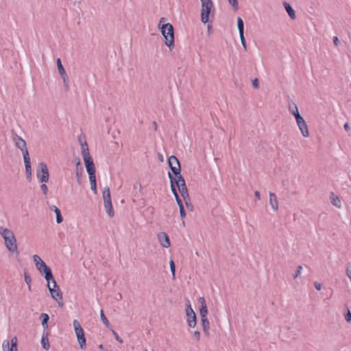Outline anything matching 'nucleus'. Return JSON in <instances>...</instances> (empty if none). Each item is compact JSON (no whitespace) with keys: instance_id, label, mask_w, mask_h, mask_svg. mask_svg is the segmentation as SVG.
Instances as JSON below:
<instances>
[{"instance_id":"24","label":"nucleus","mask_w":351,"mask_h":351,"mask_svg":"<svg viewBox=\"0 0 351 351\" xmlns=\"http://www.w3.org/2000/svg\"><path fill=\"white\" fill-rule=\"evenodd\" d=\"M50 209L55 212V214L56 215V221L58 223H60L63 221V218L61 215L60 210L56 206L52 205L50 206Z\"/></svg>"},{"instance_id":"33","label":"nucleus","mask_w":351,"mask_h":351,"mask_svg":"<svg viewBox=\"0 0 351 351\" xmlns=\"http://www.w3.org/2000/svg\"><path fill=\"white\" fill-rule=\"evenodd\" d=\"M288 109L289 112L292 113V112L296 111V110H298V108L293 101L289 100L288 101Z\"/></svg>"},{"instance_id":"30","label":"nucleus","mask_w":351,"mask_h":351,"mask_svg":"<svg viewBox=\"0 0 351 351\" xmlns=\"http://www.w3.org/2000/svg\"><path fill=\"white\" fill-rule=\"evenodd\" d=\"M33 260L36 265V267H44L45 262L40 258V256L37 254H35L33 256Z\"/></svg>"},{"instance_id":"11","label":"nucleus","mask_w":351,"mask_h":351,"mask_svg":"<svg viewBox=\"0 0 351 351\" xmlns=\"http://www.w3.org/2000/svg\"><path fill=\"white\" fill-rule=\"evenodd\" d=\"M40 274L44 276L47 282H51V280L53 279L51 269L45 263L44 267H36Z\"/></svg>"},{"instance_id":"32","label":"nucleus","mask_w":351,"mask_h":351,"mask_svg":"<svg viewBox=\"0 0 351 351\" xmlns=\"http://www.w3.org/2000/svg\"><path fill=\"white\" fill-rule=\"evenodd\" d=\"M237 27H238L239 34H244L243 21L241 17H239L237 19Z\"/></svg>"},{"instance_id":"49","label":"nucleus","mask_w":351,"mask_h":351,"mask_svg":"<svg viewBox=\"0 0 351 351\" xmlns=\"http://www.w3.org/2000/svg\"><path fill=\"white\" fill-rule=\"evenodd\" d=\"M345 319L347 322L351 321V313L348 311V313L345 315Z\"/></svg>"},{"instance_id":"23","label":"nucleus","mask_w":351,"mask_h":351,"mask_svg":"<svg viewBox=\"0 0 351 351\" xmlns=\"http://www.w3.org/2000/svg\"><path fill=\"white\" fill-rule=\"evenodd\" d=\"M41 344H42L43 348L45 350H49V349L50 348V344H49V342L48 333L47 332H43V336H42V339H41Z\"/></svg>"},{"instance_id":"15","label":"nucleus","mask_w":351,"mask_h":351,"mask_svg":"<svg viewBox=\"0 0 351 351\" xmlns=\"http://www.w3.org/2000/svg\"><path fill=\"white\" fill-rule=\"evenodd\" d=\"M296 123H297V125H298L302 136L304 137H308L309 136L308 128V125H307L306 121H304V118L296 121Z\"/></svg>"},{"instance_id":"40","label":"nucleus","mask_w":351,"mask_h":351,"mask_svg":"<svg viewBox=\"0 0 351 351\" xmlns=\"http://www.w3.org/2000/svg\"><path fill=\"white\" fill-rule=\"evenodd\" d=\"M228 2L235 10H238V0H228Z\"/></svg>"},{"instance_id":"16","label":"nucleus","mask_w":351,"mask_h":351,"mask_svg":"<svg viewBox=\"0 0 351 351\" xmlns=\"http://www.w3.org/2000/svg\"><path fill=\"white\" fill-rule=\"evenodd\" d=\"M24 163H25V174L27 176V180H30L32 177V169H31V162H30V157L25 156L23 158Z\"/></svg>"},{"instance_id":"13","label":"nucleus","mask_w":351,"mask_h":351,"mask_svg":"<svg viewBox=\"0 0 351 351\" xmlns=\"http://www.w3.org/2000/svg\"><path fill=\"white\" fill-rule=\"evenodd\" d=\"M89 176H95V167L92 158L84 160Z\"/></svg>"},{"instance_id":"20","label":"nucleus","mask_w":351,"mask_h":351,"mask_svg":"<svg viewBox=\"0 0 351 351\" xmlns=\"http://www.w3.org/2000/svg\"><path fill=\"white\" fill-rule=\"evenodd\" d=\"M269 204H270L271 208L274 210H278V204L277 197L272 192H269Z\"/></svg>"},{"instance_id":"31","label":"nucleus","mask_w":351,"mask_h":351,"mask_svg":"<svg viewBox=\"0 0 351 351\" xmlns=\"http://www.w3.org/2000/svg\"><path fill=\"white\" fill-rule=\"evenodd\" d=\"M168 176L170 179L171 191H172L173 194L174 195V196H177V195H178V193L177 192L176 187L175 184H173V176L171 175V173L170 172L168 173Z\"/></svg>"},{"instance_id":"29","label":"nucleus","mask_w":351,"mask_h":351,"mask_svg":"<svg viewBox=\"0 0 351 351\" xmlns=\"http://www.w3.org/2000/svg\"><path fill=\"white\" fill-rule=\"evenodd\" d=\"M90 182V189L94 192L95 194H97V182H96V176H89Z\"/></svg>"},{"instance_id":"37","label":"nucleus","mask_w":351,"mask_h":351,"mask_svg":"<svg viewBox=\"0 0 351 351\" xmlns=\"http://www.w3.org/2000/svg\"><path fill=\"white\" fill-rule=\"evenodd\" d=\"M169 265L173 278H175L176 265L173 260L169 261Z\"/></svg>"},{"instance_id":"51","label":"nucleus","mask_w":351,"mask_h":351,"mask_svg":"<svg viewBox=\"0 0 351 351\" xmlns=\"http://www.w3.org/2000/svg\"><path fill=\"white\" fill-rule=\"evenodd\" d=\"M333 43H334V44H335L336 46H337V45H339V39H338V38H337V37L335 36V37L333 38Z\"/></svg>"},{"instance_id":"18","label":"nucleus","mask_w":351,"mask_h":351,"mask_svg":"<svg viewBox=\"0 0 351 351\" xmlns=\"http://www.w3.org/2000/svg\"><path fill=\"white\" fill-rule=\"evenodd\" d=\"M199 302L201 303V308L199 309L201 318L207 317L208 310L205 299L204 298H200L199 299Z\"/></svg>"},{"instance_id":"3","label":"nucleus","mask_w":351,"mask_h":351,"mask_svg":"<svg viewBox=\"0 0 351 351\" xmlns=\"http://www.w3.org/2000/svg\"><path fill=\"white\" fill-rule=\"evenodd\" d=\"M215 9L212 1L201 5V21L206 24L209 21V18L213 17Z\"/></svg>"},{"instance_id":"2","label":"nucleus","mask_w":351,"mask_h":351,"mask_svg":"<svg viewBox=\"0 0 351 351\" xmlns=\"http://www.w3.org/2000/svg\"><path fill=\"white\" fill-rule=\"evenodd\" d=\"M161 32L165 40V45L171 49L174 47V33L173 27L171 23L162 25L160 27Z\"/></svg>"},{"instance_id":"39","label":"nucleus","mask_w":351,"mask_h":351,"mask_svg":"<svg viewBox=\"0 0 351 351\" xmlns=\"http://www.w3.org/2000/svg\"><path fill=\"white\" fill-rule=\"evenodd\" d=\"M293 116H294L295 119V121H299L300 119H302L303 117L299 113V111H298V109L296 110V111H294V112H292V113H291Z\"/></svg>"},{"instance_id":"14","label":"nucleus","mask_w":351,"mask_h":351,"mask_svg":"<svg viewBox=\"0 0 351 351\" xmlns=\"http://www.w3.org/2000/svg\"><path fill=\"white\" fill-rule=\"evenodd\" d=\"M158 239L162 247L167 248L170 246L169 237L167 233L164 232H159L158 234Z\"/></svg>"},{"instance_id":"1","label":"nucleus","mask_w":351,"mask_h":351,"mask_svg":"<svg viewBox=\"0 0 351 351\" xmlns=\"http://www.w3.org/2000/svg\"><path fill=\"white\" fill-rule=\"evenodd\" d=\"M0 234L4 239L8 250L12 252H16L18 254L19 252H18L16 239L14 233L8 228L0 227Z\"/></svg>"},{"instance_id":"22","label":"nucleus","mask_w":351,"mask_h":351,"mask_svg":"<svg viewBox=\"0 0 351 351\" xmlns=\"http://www.w3.org/2000/svg\"><path fill=\"white\" fill-rule=\"evenodd\" d=\"M283 5L287 12L288 13L289 17L293 20L295 19L296 18L295 12V10L291 6V5L287 2H284Z\"/></svg>"},{"instance_id":"19","label":"nucleus","mask_w":351,"mask_h":351,"mask_svg":"<svg viewBox=\"0 0 351 351\" xmlns=\"http://www.w3.org/2000/svg\"><path fill=\"white\" fill-rule=\"evenodd\" d=\"M58 72H59L60 75H61L62 78L63 79L65 88L67 90L69 88V78L66 73L64 67H58Z\"/></svg>"},{"instance_id":"41","label":"nucleus","mask_w":351,"mask_h":351,"mask_svg":"<svg viewBox=\"0 0 351 351\" xmlns=\"http://www.w3.org/2000/svg\"><path fill=\"white\" fill-rule=\"evenodd\" d=\"M180 214L182 219H184L186 217V211L184 210V206H181L179 208Z\"/></svg>"},{"instance_id":"43","label":"nucleus","mask_w":351,"mask_h":351,"mask_svg":"<svg viewBox=\"0 0 351 351\" xmlns=\"http://www.w3.org/2000/svg\"><path fill=\"white\" fill-rule=\"evenodd\" d=\"M113 335L114 336V338L117 341H118L120 343H122V339L119 336L118 333L115 332L114 330H112Z\"/></svg>"},{"instance_id":"46","label":"nucleus","mask_w":351,"mask_h":351,"mask_svg":"<svg viewBox=\"0 0 351 351\" xmlns=\"http://www.w3.org/2000/svg\"><path fill=\"white\" fill-rule=\"evenodd\" d=\"M302 269V266H299L298 267V269L295 271V274L293 275V278H296L301 274Z\"/></svg>"},{"instance_id":"12","label":"nucleus","mask_w":351,"mask_h":351,"mask_svg":"<svg viewBox=\"0 0 351 351\" xmlns=\"http://www.w3.org/2000/svg\"><path fill=\"white\" fill-rule=\"evenodd\" d=\"M10 346V342L8 340H5L3 342L2 347L3 351H17V338L16 337H14L11 339Z\"/></svg>"},{"instance_id":"26","label":"nucleus","mask_w":351,"mask_h":351,"mask_svg":"<svg viewBox=\"0 0 351 351\" xmlns=\"http://www.w3.org/2000/svg\"><path fill=\"white\" fill-rule=\"evenodd\" d=\"M173 184H176L178 188V186L180 185V184H186L185 180L180 173H179V174H177V176H175V178L173 177Z\"/></svg>"},{"instance_id":"55","label":"nucleus","mask_w":351,"mask_h":351,"mask_svg":"<svg viewBox=\"0 0 351 351\" xmlns=\"http://www.w3.org/2000/svg\"><path fill=\"white\" fill-rule=\"evenodd\" d=\"M57 66H62L60 58L57 59Z\"/></svg>"},{"instance_id":"47","label":"nucleus","mask_w":351,"mask_h":351,"mask_svg":"<svg viewBox=\"0 0 351 351\" xmlns=\"http://www.w3.org/2000/svg\"><path fill=\"white\" fill-rule=\"evenodd\" d=\"M175 198L176 199V202L178 203V205L179 206V208L181 206H184L183 204H182V202L181 200V199L180 198L179 195H177V196H175Z\"/></svg>"},{"instance_id":"28","label":"nucleus","mask_w":351,"mask_h":351,"mask_svg":"<svg viewBox=\"0 0 351 351\" xmlns=\"http://www.w3.org/2000/svg\"><path fill=\"white\" fill-rule=\"evenodd\" d=\"M40 318L42 319V326L45 330L48 328V321L49 319V317L47 313H43L40 315Z\"/></svg>"},{"instance_id":"10","label":"nucleus","mask_w":351,"mask_h":351,"mask_svg":"<svg viewBox=\"0 0 351 351\" xmlns=\"http://www.w3.org/2000/svg\"><path fill=\"white\" fill-rule=\"evenodd\" d=\"M188 325L191 328H194L196 326V315L193 311L190 303L186 309Z\"/></svg>"},{"instance_id":"25","label":"nucleus","mask_w":351,"mask_h":351,"mask_svg":"<svg viewBox=\"0 0 351 351\" xmlns=\"http://www.w3.org/2000/svg\"><path fill=\"white\" fill-rule=\"evenodd\" d=\"M202 322V328L204 333L206 335H209L210 322L207 317L201 318Z\"/></svg>"},{"instance_id":"50","label":"nucleus","mask_w":351,"mask_h":351,"mask_svg":"<svg viewBox=\"0 0 351 351\" xmlns=\"http://www.w3.org/2000/svg\"><path fill=\"white\" fill-rule=\"evenodd\" d=\"M195 338L199 341L200 338V332L199 331H195L193 334Z\"/></svg>"},{"instance_id":"38","label":"nucleus","mask_w":351,"mask_h":351,"mask_svg":"<svg viewBox=\"0 0 351 351\" xmlns=\"http://www.w3.org/2000/svg\"><path fill=\"white\" fill-rule=\"evenodd\" d=\"M24 278H25V282L27 283V285H28L29 289H30V287H31L30 284L32 282V278H31L30 276L28 275L27 274L25 273Z\"/></svg>"},{"instance_id":"57","label":"nucleus","mask_w":351,"mask_h":351,"mask_svg":"<svg viewBox=\"0 0 351 351\" xmlns=\"http://www.w3.org/2000/svg\"><path fill=\"white\" fill-rule=\"evenodd\" d=\"M145 351H147V350H145Z\"/></svg>"},{"instance_id":"53","label":"nucleus","mask_w":351,"mask_h":351,"mask_svg":"<svg viewBox=\"0 0 351 351\" xmlns=\"http://www.w3.org/2000/svg\"><path fill=\"white\" fill-rule=\"evenodd\" d=\"M166 20H167V19H166V18H165V17H162V18H160L158 25L160 26V25L162 23L165 22V21H166Z\"/></svg>"},{"instance_id":"6","label":"nucleus","mask_w":351,"mask_h":351,"mask_svg":"<svg viewBox=\"0 0 351 351\" xmlns=\"http://www.w3.org/2000/svg\"><path fill=\"white\" fill-rule=\"evenodd\" d=\"M73 326L78 342L80 346V348L82 350H85L86 346V337L84 335V330L78 320H73Z\"/></svg>"},{"instance_id":"9","label":"nucleus","mask_w":351,"mask_h":351,"mask_svg":"<svg viewBox=\"0 0 351 351\" xmlns=\"http://www.w3.org/2000/svg\"><path fill=\"white\" fill-rule=\"evenodd\" d=\"M168 163L172 173L177 176L181 172L180 164L178 159L175 156H171L168 159Z\"/></svg>"},{"instance_id":"27","label":"nucleus","mask_w":351,"mask_h":351,"mask_svg":"<svg viewBox=\"0 0 351 351\" xmlns=\"http://www.w3.org/2000/svg\"><path fill=\"white\" fill-rule=\"evenodd\" d=\"M82 172H83V168L81 166L80 160L77 159L76 161V176L79 182H80V178L82 176Z\"/></svg>"},{"instance_id":"48","label":"nucleus","mask_w":351,"mask_h":351,"mask_svg":"<svg viewBox=\"0 0 351 351\" xmlns=\"http://www.w3.org/2000/svg\"><path fill=\"white\" fill-rule=\"evenodd\" d=\"M314 286H315V288L317 290V291H320L321 289H322V285L321 283L318 282H314Z\"/></svg>"},{"instance_id":"21","label":"nucleus","mask_w":351,"mask_h":351,"mask_svg":"<svg viewBox=\"0 0 351 351\" xmlns=\"http://www.w3.org/2000/svg\"><path fill=\"white\" fill-rule=\"evenodd\" d=\"M178 190L183 199H189V198H190L186 184H180V185L178 186Z\"/></svg>"},{"instance_id":"42","label":"nucleus","mask_w":351,"mask_h":351,"mask_svg":"<svg viewBox=\"0 0 351 351\" xmlns=\"http://www.w3.org/2000/svg\"><path fill=\"white\" fill-rule=\"evenodd\" d=\"M40 189L43 191V192L45 195L47 194L48 187L45 184L43 183L41 184Z\"/></svg>"},{"instance_id":"34","label":"nucleus","mask_w":351,"mask_h":351,"mask_svg":"<svg viewBox=\"0 0 351 351\" xmlns=\"http://www.w3.org/2000/svg\"><path fill=\"white\" fill-rule=\"evenodd\" d=\"M100 316H101V319L103 323L105 324V326L107 328H110V324L108 322V320L107 317H106V315H104V313L103 310H101V311H100Z\"/></svg>"},{"instance_id":"44","label":"nucleus","mask_w":351,"mask_h":351,"mask_svg":"<svg viewBox=\"0 0 351 351\" xmlns=\"http://www.w3.org/2000/svg\"><path fill=\"white\" fill-rule=\"evenodd\" d=\"M239 36H240V38H241V41L242 45L244 47V49H246V44H245V37H244V34H239Z\"/></svg>"},{"instance_id":"36","label":"nucleus","mask_w":351,"mask_h":351,"mask_svg":"<svg viewBox=\"0 0 351 351\" xmlns=\"http://www.w3.org/2000/svg\"><path fill=\"white\" fill-rule=\"evenodd\" d=\"M184 202H185V204H186V208L190 210V211H193V204L191 203V199L190 198H189V199H184Z\"/></svg>"},{"instance_id":"4","label":"nucleus","mask_w":351,"mask_h":351,"mask_svg":"<svg viewBox=\"0 0 351 351\" xmlns=\"http://www.w3.org/2000/svg\"><path fill=\"white\" fill-rule=\"evenodd\" d=\"M51 281L53 284V287H51L50 286V282H47V287L49 289V291L50 292L51 298L53 299H54L56 302H58V305L60 306H62L63 303L62 302V291H61L60 287H58V285H57L56 281L54 278L51 280Z\"/></svg>"},{"instance_id":"7","label":"nucleus","mask_w":351,"mask_h":351,"mask_svg":"<svg viewBox=\"0 0 351 351\" xmlns=\"http://www.w3.org/2000/svg\"><path fill=\"white\" fill-rule=\"evenodd\" d=\"M37 178L41 183H46L49 181V173L45 163L41 162L39 164L37 169Z\"/></svg>"},{"instance_id":"54","label":"nucleus","mask_w":351,"mask_h":351,"mask_svg":"<svg viewBox=\"0 0 351 351\" xmlns=\"http://www.w3.org/2000/svg\"><path fill=\"white\" fill-rule=\"evenodd\" d=\"M343 127L345 130L346 131H348L350 130L349 124L348 123H346Z\"/></svg>"},{"instance_id":"52","label":"nucleus","mask_w":351,"mask_h":351,"mask_svg":"<svg viewBox=\"0 0 351 351\" xmlns=\"http://www.w3.org/2000/svg\"><path fill=\"white\" fill-rule=\"evenodd\" d=\"M254 195H255V197L257 199H261V195H260V192L258 191H256L255 193H254Z\"/></svg>"},{"instance_id":"56","label":"nucleus","mask_w":351,"mask_h":351,"mask_svg":"<svg viewBox=\"0 0 351 351\" xmlns=\"http://www.w3.org/2000/svg\"><path fill=\"white\" fill-rule=\"evenodd\" d=\"M154 124L156 125V128L157 127L156 122H154Z\"/></svg>"},{"instance_id":"17","label":"nucleus","mask_w":351,"mask_h":351,"mask_svg":"<svg viewBox=\"0 0 351 351\" xmlns=\"http://www.w3.org/2000/svg\"><path fill=\"white\" fill-rule=\"evenodd\" d=\"M80 142V144H81V147H82V156L83 157V159L85 160V159H88V158H90L91 156L90 155V153H89V149H88V145L86 143V141H85L84 143L81 141V139L80 138L79 139Z\"/></svg>"},{"instance_id":"35","label":"nucleus","mask_w":351,"mask_h":351,"mask_svg":"<svg viewBox=\"0 0 351 351\" xmlns=\"http://www.w3.org/2000/svg\"><path fill=\"white\" fill-rule=\"evenodd\" d=\"M331 203L332 204V205L335 206L337 208H340L341 206V201L338 197L333 198L331 201Z\"/></svg>"},{"instance_id":"5","label":"nucleus","mask_w":351,"mask_h":351,"mask_svg":"<svg viewBox=\"0 0 351 351\" xmlns=\"http://www.w3.org/2000/svg\"><path fill=\"white\" fill-rule=\"evenodd\" d=\"M103 199L104 207L108 215L112 217L114 215V211L112 205L110 191L109 187H106L103 191Z\"/></svg>"},{"instance_id":"45","label":"nucleus","mask_w":351,"mask_h":351,"mask_svg":"<svg viewBox=\"0 0 351 351\" xmlns=\"http://www.w3.org/2000/svg\"><path fill=\"white\" fill-rule=\"evenodd\" d=\"M252 85L254 88H259V84H258V78H255L252 80Z\"/></svg>"},{"instance_id":"8","label":"nucleus","mask_w":351,"mask_h":351,"mask_svg":"<svg viewBox=\"0 0 351 351\" xmlns=\"http://www.w3.org/2000/svg\"><path fill=\"white\" fill-rule=\"evenodd\" d=\"M14 141L16 146L22 152L23 158H25V156H29L25 141L16 134H14Z\"/></svg>"}]
</instances>
